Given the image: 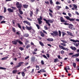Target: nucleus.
I'll return each mask as SVG.
<instances>
[{
    "mask_svg": "<svg viewBox=\"0 0 79 79\" xmlns=\"http://www.w3.org/2000/svg\"><path fill=\"white\" fill-rule=\"evenodd\" d=\"M52 32L53 33H51V34L53 37H57L58 35V32L57 31H52Z\"/></svg>",
    "mask_w": 79,
    "mask_h": 79,
    "instance_id": "obj_1",
    "label": "nucleus"
},
{
    "mask_svg": "<svg viewBox=\"0 0 79 79\" xmlns=\"http://www.w3.org/2000/svg\"><path fill=\"white\" fill-rule=\"evenodd\" d=\"M46 21V23L48 26H50V23H52L53 21L52 20H45Z\"/></svg>",
    "mask_w": 79,
    "mask_h": 79,
    "instance_id": "obj_2",
    "label": "nucleus"
},
{
    "mask_svg": "<svg viewBox=\"0 0 79 79\" xmlns=\"http://www.w3.org/2000/svg\"><path fill=\"white\" fill-rule=\"evenodd\" d=\"M61 41L63 42V43H60V45H61L64 46H66V45L65 44H66V43H67V42L64 40H61Z\"/></svg>",
    "mask_w": 79,
    "mask_h": 79,
    "instance_id": "obj_3",
    "label": "nucleus"
},
{
    "mask_svg": "<svg viewBox=\"0 0 79 79\" xmlns=\"http://www.w3.org/2000/svg\"><path fill=\"white\" fill-rule=\"evenodd\" d=\"M23 62H19L18 64V65H17L16 66V68H19V67H20L21 66L22 64H23Z\"/></svg>",
    "mask_w": 79,
    "mask_h": 79,
    "instance_id": "obj_4",
    "label": "nucleus"
},
{
    "mask_svg": "<svg viewBox=\"0 0 79 79\" xmlns=\"http://www.w3.org/2000/svg\"><path fill=\"white\" fill-rule=\"evenodd\" d=\"M65 18L67 19V20H74L75 19H73V18L70 19L69 17L68 16H66Z\"/></svg>",
    "mask_w": 79,
    "mask_h": 79,
    "instance_id": "obj_5",
    "label": "nucleus"
},
{
    "mask_svg": "<svg viewBox=\"0 0 79 79\" xmlns=\"http://www.w3.org/2000/svg\"><path fill=\"white\" fill-rule=\"evenodd\" d=\"M35 60V56H32L31 58V61H32L33 62H34Z\"/></svg>",
    "mask_w": 79,
    "mask_h": 79,
    "instance_id": "obj_6",
    "label": "nucleus"
},
{
    "mask_svg": "<svg viewBox=\"0 0 79 79\" xmlns=\"http://www.w3.org/2000/svg\"><path fill=\"white\" fill-rule=\"evenodd\" d=\"M70 41H71L72 42H78V43H79V41L78 40H70Z\"/></svg>",
    "mask_w": 79,
    "mask_h": 79,
    "instance_id": "obj_7",
    "label": "nucleus"
},
{
    "mask_svg": "<svg viewBox=\"0 0 79 79\" xmlns=\"http://www.w3.org/2000/svg\"><path fill=\"white\" fill-rule=\"evenodd\" d=\"M7 10L9 12H10V13H13L14 11V10L13 9H11L10 8H8L7 9Z\"/></svg>",
    "mask_w": 79,
    "mask_h": 79,
    "instance_id": "obj_8",
    "label": "nucleus"
},
{
    "mask_svg": "<svg viewBox=\"0 0 79 79\" xmlns=\"http://www.w3.org/2000/svg\"><path fill=\"white\" fill-rule=\"evenodd\" d=\"M47 40L49 42H52L54 40L52 38H50L47 39Z\"/></svg>",
    "mask_w": 79,
    "mask_h": 79,
    "instance_id": "obj_9",
    "label": "nucleus"
},
{
    "mask_svg": "<svg viewBox=\"0 0 79 79\" xmlns=\"http://www.w3.org/2000/svg\"><path fill=\"white\" fill-rule=\"evenodd\" d=\"M67 33L68 34V35H70V36H73V35L72 34V33L69 32V31H67Z\"/></svg>",
    "mask_w": 79,
    "mask_h": 79,
    "instance_id": "obj_10",
    "label": "nucleus"
},
{
    "mask_svg": "<svg viewBox=\"0 0 79 79\" xmlns=\"http://www.w3.org/2000/svg\"><path fill=\"white\" fill-rule=\"evenodd\" d=\"M70 48H71V49H72L73 50H76L77 49L76 48V47L72 46L70 47Z\"/></svg>",
    "mask_w": 79,
    "mask_h": 79,
    "instance_id": "obj_11",
    "label": "nucleus"
},
{
    "mask_svg": "<svg viewBox=\"0 0 79 79\" xmlns=\"http://www.w3.org/2000/svg\"><path fill=\"white\" fill-rule=\"evenodd\" d=\"M23 23H26V24H28L29 26H30L31 25V23H29L28 22H27L26 21H24Z\"/></svg>",
    "mask_w": 79,
    "mask_h": 79,
    "instance_id": "obj_12",
    "label": "nucleus"
},
{
    "mask_svg": "<svg viewBox=\"0 0 79 79\" xmlns=\"http://www.w3.org/2000/svg\"><path fill=\"white\" fill-rule=\"evenodd\" d=\"M23 8H27V7H28V5H26V4H23Z\"/></svg>",
    "mask_w": 79,
    "mask_h": 79,
    "instance_id": "obj_13",
    "label": "nucleus"
},
{
    "mask_svg": "<svg viewBox=\"0 0 79 79\" xmlns=\"http://www.w3.org/2000/svg\"><path fill=\"white\" fill-rule=\"evenodd\" d=\"M26 29H27V30H31V29H32V27H29L27 26L26 27Z\"/></svg>",
    "mask_w": 79,
    "mask_h": 79,
    "instance_id": "obj_14",
    "label": "nucleus"
},
{
    "mask_svg": "<svg viewBox=\"0 0 79 79\" xmlns=\"http://www.w3.org/2000/svg\"><path fill=\"white\" fill-rule=\"evenodd\" d=\"M23 37H29V34L27 33H26L25 34L23 35Z\"/></svg>",
    "mask_w": 79,
    "mask_h": 79,
    "instance_id": "obj_15",
    "label": "nucleus"
},
{
    "mask_svg": "<svg viewBox=\"0 0 79 79\" xmlns=\"http://www.w3.org/2000/svg\"><path fill=\"white\" fill-rule=\"evenodd\" d=\"M54 62L55 63H56V62H58V61H59V60L58 58L55 59L54 60Z\"/></svg>",
    "mask_w": 79,
    "mask_h": 79,
    "instance_id": "obj_16",
    "label": "nucleus"
},
{
    "mask_svg": "<svg viewBox=\"0 0 79 79\" xmlns=\"http://www.w3.org/2000/svg\"><path fill=\"white\" fill-rule=\"evenodd\" d=\"M41 36L43 37H44L45 36V34H44V33L41 32L40 33Z\"/></svg>",
    "mask_w": 79,
    "mask_h": 79,
    "instance_id": "obj_17",
    "label": "nucleus"
},
{
    "mask_svg": "<svg viewBox=\"0 0 79 79\" xmlns=\"http://www.w3.org/2000/svg\"><path fill=\"white\" fill-rule=\"evenodd\" d=\"M42 18H43V17L42 16H40L39 18H38L37 19L38 20H42Z\"/></svg>",
    "mask_w": 79,
    "mask_h": 79,
    "instance_id": "obj_18",
    "label": "nucleus"
},
{
    "mask_svg": "<svg viewBox=\"0 0 79 79\" xmlns=\"http://www.w3.org/2000/svg\"><path fill=\"white\" fill-rule=\"evenodd\" d=\"M17 72H18V71L17 70H14L13 71L12 73L13 74H16V73H17Z\"/></svg>",
    "mask_w": 79,
    "mask_h": 79,
    "instance_id": "obj_19",
    "label": "nucleus"
},
{
    "mask_svg": "<svg viewBox=\"0 0 79 79\" xmlns=\"http://www.w3.org/2000/svg\"><path fill=\"white\" fill-rule=\"evenodd\" d=\"M36 10L35 11V13L37 15L38 14V13H39V9L37 8L36 9Z\"/></svg>",
    "mask_w": 79,
    "mask_h": 79,
    "instance_id": "obj_20",
    "label": "nucleus"
},
{
    "mask_svg": "<svg viewBox=\"0 0 79 79\" xmlns=\"http://www.w3.org/2000/svg\"><path fill=\"white\" fill-rule=\"evenodd\" d=\"M8 58V57L6 56L4 58H2V60H6Z\"/></svg>",
    "mask_w": 79,
    "mask_h": 79,
    "instance_id": "obj_21",
    "label": "nucleus"
},
{
    "mask_svg": "<svg viewBox=\"0 0 79 79\" xmlns=\"http://www.w3.org/2000/svg\"><path fill=\"white\" fill-rule=\"evenodd\" d=\"M40 71H41V73H46V71L44 69L40 70Z\"/></svg>",
    "mask_w": 79,
    "mask_h": 79,
    "instance_id": "obj_22",
    "label": "nucleus"
},
{
    "mask_svg": "<svg viewBox=\"0 0 79 79\" xmlns=\"http://www.w3.org/2000/svg\"><path fill=\"white\" fill-rule=\"evenodd\" d=\"M13 44H14V45H16L17 44V42L15 41H12Z\"/></svg>",
    "mask_w": 79,
    "mask_h": 79,
    "instance_id": "obj_23",
    "label": "nucleus"
},
{
    "mask_svg": "<svg viewBox=\"0 0 79 79\" xmlns=\"http://www.w3.org/2000/svg\"><path fill=\"white\" fill-rule=\"evenodd\" d=\"M36 68L37 70H39V69H40V67L39 66L36 65Z\"/></svg>",
    "mask_w": 79,
    "mask_h": 79,
    "instance_id": "obj_24",
    "label": "nucleus"
},
{
    "mask_svg": "<svg viewBox=\"0 0 79 79\" xmlns=\"http://www.w3.org/2000/svg\"><path fill=\"white\" fill-rule=\"evenodd\" d=\"M59 32V37H61V31L60 30L58 31Z\"/></svg>",
    "mask_w": 79,
    "mask_h": 79,
    "instance_id": "obj_25",
    "label": "nucleus"
},
{
    "mask_svg": "<svg viewBox=\"0 0 79 79\" xmlns=\"http://www.w3.org/2000/svg\"><path fill=\"white\" fill-rule=\"evenodd\" d=\"M41 46H44V44L42 42H41L40 41L39 42Z\"/></svg>",
    "mask_w": 79,
    "mask_h": 79,
    "instance_id": "obj_26",
    "label": "nucleus"
},
{
    "mask_svg": "<svg viewBox=\"0 0 79 79\" xmlns=\"http://www.w3.org/2000/svg\"><path fill=\"white\" fill-rule=\"evenodd\" d=\"M0 69H2L3 70H5V69H6L2 67H0Z\"/></svg>",
    "mask_w": 79,
    "mask_h": 79,
    "instance_id": "obj_27",
    "label": "nucleus"
},
{
    "mask_svg": "<svg viewBox=\"0 0 79 79\" xmlns=\"http://www.w3.org/2000/svg\"><path fill=\"white\" fill-rule=\"evenodd\" d=\"M69 28H70V29H71L72 30H74L75 29V28L74 27H71L69 26Z\"/></svg>",
    "mask_w": 79,
    "mask_h": 79,
    "instance_id": "obj_28",
    "label": "nucleus"
},
{
    "mask_svg": "<svg viewBox=\"0 0 79 79\" xmlns=\"http://www.w3.org/2000/svg\"><path fill=\"white\" fill-rule=\"evenodd\" d=\"M73 65L74 68H76V63H73Z\"/></svg>",
    "mask_w": 79,
    "mask_h": 79,
    "instance_id": "obj_29",
    "label": "nucleus"
},
{
    "mask_svg": "<svg viewBox=\"0 0 79 79\" xmlns=\"http://www.w3.org/2000/svg\"><path fill=\"white\" fill-rule=\"evenodd\" d=\"M4 13H6V8L4 7Z\"/></svg>",
    "mask_w": 79,
    "mask_h": 79,
    "instance_id": "obj_30",
    "label": "nucleus"
},
{
    "mask_svg": "<svg viewBox=\"0 0 79 79\" xmlns=\"http://www.w3.org/2000/svg\"><path fill=\"white\" fill-rule=\"evenodd\" d=\"M73 44L75 45V46H76V47H78V44L76 43H73Z\"/></svg>",
    "mask_w": 79,
    "mask_h": 79,
    "instance_id": "obj_31",
    "label": "nucleus"
},
{
    "mask_svg": "<svg viewBox=\"0 0 79 79\" xmlns=\"http://www.w3.org/2000/svg\"><path fill=\"white\" fill-rule=\"evenodd\" d=\"M59 47L60 48H61V49H63V48H64V47L62 46H61V45H59Z\"/></svg>",
    "mask_w": 79,
    "mask_h": 79,
    "instance_id": "obj_32",
    "label": "nucleus"
},
{
    "mask_svg": "<svg viewBox=\"0 0 79 79\" xmlns=\"http://www.w3.org/2000/svg\"><path fill=\"white\" fill-rule=\"evenodd\" d=\"M32 15H33V12L32 11H30V16L31 17V16H32Z\"/></svg>",
    "mask_w": 79,
    "mask_h": 79,
    "instance_id": "obj_33",
    "label": "nucleus"
},
{
    "mask_svg": "<svg viewBox=\"0 0 79 79\" xmlns=\"http://www.w3.org/2000/svg\"><path fill=\"white\" fill-rule=\"evenodd\" d=\"M19 13L20 15H23V12L22 10H19Z\"/></svg>",
    "mask_w": 79,
    "mask_h": 79,
    "instance_id": "obj_34",
    "label": "nucleus"
},
{
    "mask_svg": "<svg viewBox=\"0 0 79 79\" xmlns=\"http://www.w3.org/2000/svg\"><path fill=\"white\" fill-rule=\"evenodd\" d=\"M57 57L59 59H60V60H61L63 59L62 58H61V56H60V55H58L57 56Z\"/></svg>",
    "mask_w": 79,
    "mask_h": 79,
    "instance_id": "obj_35",
    "label": "nucleus"
},
{
    "mask_svg": "<svg viewBox=\"0 0 79 79\" xmlns=\"http://www.w3.org/2000/svg\"><path fill=\"white\" fill-rule=\"evenodd\" d=\"M73 6L74 7V8H75L76 10H77V9H76V8H77V6H76V5H73Z\"/></svg>",
    "mask_w": 79,
    "mask_h": 79,
    "instance_id": "obj_36",
    "label": "nucleus"
},
{
    "mask_svg": "<svg viewBox=\"0 0 79 79\" xmlns=\"http://www.w3.org/2000/svg\"><path fill=\"white\" fill-rule=\"evenodd\" d=\"M44 29L45 30H48V27L46 26H44Z\"/></svg>",
    "mask_w": 79,
    "mask_h": 79,
    "instance_id": "obj_37",
    "label": "nucleus"
},
{
    "mask_svg": "<svg viewBox=\"0 0 79 79\" xmlns=\"http://www.w3.org/2000/svg\"><path fill=\"white\" fill-rule=\"evenodd\" d=\"M64 69H69V67L68 66H67L66 67L64 68Z\"/></svg>",
    "mask_w": 79,
    "mask_h": 79,
    "instance_id": "obj_38",
    "label": "nucleus"
},
{
    "mask_svg": "<svg viewBox=\"0 0 79 79\" xmlns=\"http://www.w3.org/2000/svg\"><path fill=\"white\" fill-rule=\"evenodd\" d=\"M43 56L44 58L47 59V60H48V58H47V56H46L45 55H43Z\"/></svg>",
    "mask_w": 79,
    "mask_h": 79,
    "instance_id": "obj_39",
    "label": "nucleus"
},
{
    "mask_svg": "<svg viewBox=\"0 0 79 79\" xmlns=\"http://www.w3.org/2000/svg\"><path fill=\"white\" fill-rule=\"evenodd\" d=\"M72 58H74V57H77V56H76V54H74V55H72Z\"/></svg>",
    "mask_w": 79,
    "mask_h": 79,
    "instance_id": "obj_40",
    "label": "nucleus"
},
{
    "mask_svg": "<svg viewBox=\"0 0 79 79\" xmlns=\"http://www.w3.org/2000/svg\"><path fill=\"white\" fill-rule=\"evenodd\" d=\"M56 5H60L61 3H60V2L57 1L56 2Z\"/></svg>",
    "mask_w": 79,
    "mask_h": 79,
    "instance_id": "obj_41",
    "label": "nucleus"
},
{
    "mask_svg": "<svg viewBox=\"0 0 79 79\" xmlns=\"http://www.w3.org/2000/svg\"><path fill=\"white\" fill-rule=\"evenodd\" d=\"M36 26L37 27L38 29H40V27L39 26V25L36 24Z\"/></svg>",
    "mask_w": 79,
    "mask_h": 79,
    "instance_id": "obj_42",
    "label": "nucleus"
},
{
    "mask_svg": "<svg viewBox=\"0 0 79 79\" xmlns=\"http://www.w3.org/2000/svg\"><path fill=\"white\" fill-rule=\"evenodd\" d=\"M61 21L62 22V23H66L67 21H65V20H61Z\"/></svg>",
    "mask_w": 79,
    "mask_h": 79,
    "instance_id": "obj_43",
    "label": "nucleus"
},
{
    "mask_svg": "<svg viewBox=\"0 0 79 79\" xmlns=\"http://www.w3.org/2000/svg\"><path fill=\"white\" fill-rule=\"evenodd\" d=\"M38 23L40 24H41L42 23V21L41 20H38Z\"/></svg>",
    "mask_w": 79,
    "mask_h": 79,
    "instance_id": "obj_44",
    "label": "nucleus"
},
{
    "mask_svg": "<svg viewBox=\"0 0 79 79\" xmlns=\"http://www.w3.org/2000/svg\"><path fill=\"white\" fill-rule=\"evenodd\" d=\"M12 29L13 32H15V31H16V30H15V28L12 27Z\"/></svg>",
    "mask_w": 79,
    "mask_h": 79,
    "instance_id": "obj_45",
    "label": "nucleus"
},
{
    "mask_svg": "<svg viewBox=\"0 0 79 79\" xmlns=\"http://www.w3.org/2000/svg\"><path fill=\"white\" fill-rule=\"evenodd\" d=\"M17 8H18L19 11H20L21 10V7H17Z\"/></svg>",
    "mask_w": 79,
    "mask_h": 79,
    "instance_id": "obj_46",
    "label": "nucleus"
},
{
    "mask_svg": "<svg viewBox=\"0 0 79 79\" xmlns=\"http://www.w3.org/2000/svg\"><path fill=\"white\" fill-rule=\"evenodd\" d=\"M18 42L19 43V44H21V45H23V44L22 42L20 41H19Z\"/></svg>",
    "mask_w": 79,
    "mask_h": 79,
    "instance_id": "obj_47",
    "label": "nucleus"
},
{
    "mask_svg": "<svg viewBox=\"0 0 79 79\" xmlns=\"http://www.w3.org/2000/svg\"><path fill=\"white\" fill-rule=\"evenodd\" d=\"M22 76L23 77L24 76H25V73H24V72H22Z\"/></svg>",
    "mask_w": 79,
    "mask_h": 79,
    "instance_id": "obj_48",
    "label": "nucleus"
},
{
    "mask_svg": "<svg viewBox=\"0 0 79 79\" xmlns=\"http://www.w3.org/2000/svg\"><path fill=\"white\" fill-rule=\"evenodd\" d=\"M49 2L50 3L51 5H52V4H53V1H52V0H50Z\"/></svg>",
    "mask_w": 79,
    "mask_h": 79,
    "instance_id": "obj_49",
    "label": "nucleus"
},
{
    "mask_svg": "<svg viewBox=\"0 0 79 79\" xmlns=\"http://www.w3.org/2000/svg\"><path fill=\"white\" fill-rule=\"evenodd\" d=\"M56 8H58V9H60V8H61V7L60 6H56Z\"/></svg>",
    "mask_w": 79,
    "mask_h": 79,
    "instance_id": "obj_50",
    "label": "nucleus"
},
{
    "mask_svg": "<svg viewBox=\"0 0 79 79\" xmlns=\"http://www.w3.org/2000/svg\"><path fill=\"white\" fill-rule=\"evenodd\" d=\"M0 18H1V19H2H2H4V18L3 17V16H1V15L0 16Z\"/></svg>",
    "mask_w": 79,
    "mask_h": 79,
    "instance_id": "obj_51",
    "label": "nucleus"
},
{
    "mask_svg": "<svg viewBox=\"0 0 79 79\" xmlns=\"http://www.w3.org/2000/svg\"><path fill=\"white\" fill-rule=\"evenodd\" d=\"M49 15H50L51 17H53V15L51 13H49Z\"/></svg>",
    "mask_w": 79,
    "mask_h": 79,
    "instance_id": "obj_52",
    "label": "nucleus"
},
{
    "mask_svg": "<svg viewBox=\"0 0 79 79\" xmlns=\"http://www.w3.org/2000/svg\"><path fill=\"white\" fill-rule=\"evenodd\" d=\"M45 3L46 4H47L48 5H49V2L48 1H45Z\"/></svg>",
    "mask_w": 79,
    "mask_h": 79,
    "instance_id": "obj_53",
    "label": "nucleus"
},
{
    "mask_svg": "<svg viewBox=\"0 0 79 79\" xmlns=\"http://www.w3.org/2000/svg\"><path fill=\"white\" fill-rule=\"evenodd\" d=\"M19 49L20 50H21V51H22V50H24V48H23V47H20L19 48Z\"/></svg>",
    "mask_w": 79,
    "mask_h": 79,
    "instance_id": "obj_54",
    "label": "nucleus"
},
{
    "mask_svg": "<svg viewBox=\"0 0 79 79\" xmlns=\"http://www.w3.org/2000/svg\"><path fill=\"white\" fill-rule=\"evenodd\" d=\"M17 24H18L19 27V28H20V29H21V25H19V23H18Z\"/></svg>",
    "mask_w": 79,
    "mask_h": 79,
    "instance_id": "obj_55",
    "label": "nucleus"
},
{
    "mask_svg": "<svg viewBox=\"0 0 79 79\" xmlns=\"http://www.w3.org/2000/svg\"><path fill=\"white\" fill-rule=\"evenodd\" d=\"M29 47H30V45L29 44H28L26 47V48H28Z\"/></svg>",
    "mask_w": 79,
    "mask_h": 79,
    "instance_id": "obj_56",
    "label": "nucleus"
},
{
    "mask_svg": "<svg viewBox=\"0 0 79 79\" xmlns=\"http://www.w3.org/2000/svg\"><path fill=\"white\" fill-rule=\"evenodd\" d=\"M69 55H74V53H69Z\"/></svg>",
    "mask_w": 79,
    "mask_h": 79,
    "instance_id": "obj_57",
    "label": "nucleus"
},
{
    "mask_svg": "<svg viewBox=\"0 0 79 79\" xmlns=\"http://www.w3.org/2000/svg\"><path fill=\"white\" fill-rule=\"evenodd\" d=\"M60 52L61 53V54H63L64 53V51L63 50H62Z\"/></svg>",
    "mask_w": 79,
    "mask_h": 79,
    "instance_id": "obj_58",
    "label": "nucleus"
},
{
    "mask_svg": "<svg viewBox=\"0 0 79 79\" xmlns=\"http://www.w3.org/2000/svg\"><path fill=\"white\" fill-rule=\"evenodd\" d=\"M6 23V21H2L1 22V23Z\"/></svg>",
    "mask_w": 79,
    "mask_h": 79,
    "instance_id": "obj_59",
    "label": "nucleus"
},
{
    "mask_svg": "<svg viewBox=\"0 0 79 79\" xmlns=\"http://www.w3.org/2000/svg\"><path fill=\"white\" fill-rule=\"evenodd\" d=\"M11 8L13 9L14 10H16V7L13 6L11 7Z\"/></svg>",
    "mask_w": 79,
    "mask_h": 79,
    "instance_id": "obj_60",
    "label": "nucleus"
},
{
    "mask_svg": "<svg viewBox=\"0 0 79 79\" xmlns=\"http://www.w3.org/2000/svg\"><path fill=\"white\" fill-rule=\"evenodd\" d=\"M41 62L42 64H44V60H42Z\"/></svg>",
    "mask_w": 79,
    "mask_h": 79,
    "instance_id": "obj_61",
    "label": "nucleus"
},
{
    "mask_svg": "<svg viewBox=\"0 0 79 79\" xmlns=\"http://www.w3.org/2000/svg\"><path fill=\"white\" fill-rule=\"evenodd\" d=\"M16 34H18V35H20V34H21V33H19V32L18 31L17 32Z\"/></svg>",
    "mask_w": 79,
    "mask_h": 79,
    "instance_id": "obj_62",
    "label": "nucleus"
},
{
    "mask_svg": "<svg viewBox=\"0 0 79 79\" xmlns=\"http://www.w3.org/2000/svg\"><path fill=\"white\" fill-rule=\"evenodd\" d=\"M19 5V2H17L16 4V5H17V6H18Z\"/></svg>",
    "mask_w": 79,
    "mask_h": 79,
    "instance_id": "obj_63",
    "label": "nucleus"
},
{
    "mask_svg": "<svg viewBox=\"0 0 79 79\" xmlns=\"http://www.w3.org/2000/svg\"><path fill=\"white\" fill-rule=\"evenodd\" d=\"M76 55L77 56V57H78V56H79V53L76 54Z\"/></svg>",
    "mask_w": 79,
    "mask_h": 79,
    "instance_id": "obj_64",
    "label": "nucleus"
}]
</instances>
